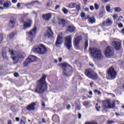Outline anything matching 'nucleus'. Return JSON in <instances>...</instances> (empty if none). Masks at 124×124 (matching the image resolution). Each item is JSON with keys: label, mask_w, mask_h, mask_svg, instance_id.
<instances>
[{"label": "nucleus", "mask_w": 124, "mask_h": 124, "mask_svg": "<svg viewBox=\"0 0 124 124\" xmlns=\"http://www.w3.org/2000/svg\"><path fill=\"white\" fill-rule=\"evenodd\" d=\"M47 76L43 75V77L38 81V83L35 89V92L37 93H43L46 91V82H45V79H46Z\"/></svg>", "instance_id": "f257e3e1"}, {"label": "nucleus", "mask_w": 124, "mask_h": 124, "mask_svg": "<svg viewBox=\"0 0 124 124\" xmlns=\"http://www.w3.org/2000/svg\"><path fill=\"white\" fill-rule=\"evenodd\" d=\"M9 53L12 56V60L14 63H17L18 62H21L24 60L26 55L22 53L17 54V52L13 50V49H10Z\"/></svg>", "instance_id": "f03ea898"}, {"label": "nucleus", "mask_w": 124, "mask_h": 124, "mask_svg": "<svg viewBox=\"0 0 124 124\" xmlns=\"http://www.w3.org/2000/svg\"><path fill=\"white\" fill-rule=\"evenodd\" d=\"M90 56L93 60L101 61L103 59V55L101 53V51L96 48H90Z\"/></svg>", "instance_id": "7ed1b4c3"}, {"label": "nucleus", "mask_w": 124, "mask_h": 124, "mask_svg": "<svg viewBox=\"0 0 124 124\" xmlns=\"http://www.w3.org/2000/svg\"><path fill=\"white\" fill-rule=\"evenodd\" d=\"M32 51L34 53H37L41 55H45L48 52V50L46 46L43 45H39L36 47H34L32 48Z\"/></svg>", "instance_id": "20e7f679"}, {"label": "nucleus", "mask_w": 124, "mask_h": 124, "mask_svg": "<svg viewBox=\"0 0 124 124\" xmlns=\"http://www.w3.org/2000/svg\"><path fill=\"white\" fill-rule=\"evenodd\" d=\"M115 107V103L111 101V100H108L103 102V108L105 111L106 109H110Z\"/></svg>", "instance_id": "39448f33"}, {"label": "nucleus", "mask_w": 124, "mask_h": 124, "mask_svg": "<svg viewBox=\"0 0 124 124\" xmlns=\"http://www.w3.org/2000/svg\"><path fill=\"white\" fill-rule=\"evenodd\" d=\"M65 46L68 49L70 50L72 47V36H68L65 38Z\"/></svg>", "instance_id": "423d86ee"}, {"label": "nucleus", "mask_w": 124, "mask_h": 124, "mask_svg": "<svg viewBox=\"0 0 124 124\" xmlns=\"http://www.w3.org/2000/svg\"><path fill=\"white\" fill-rule=\"evenodd\" d=\"M85 75L90 79H92V80H96L97 79V74L93 73V71L90 70L85 71Z\"/></svg>", "instance_id": "0eeeda50"}, {"label": "nucleus", "mask_w": 124, "mask_h": 124, "mask_svg": "<svg viewBox=\"0 0 124 124\" xmlns=\"http://www.w3.org/2000/svg\"><path fill=\"white\" fill-rule=\"evenodd\" d=\"M105 55L107 58H111L114 56V50L112 46L107 47L105 50Z\"/></svg>", "instance_id": "6e6552de"}, {"label": "nucleus", "mask_w": 124, "mask_h": 124, "mask_svg": "<svg viewBox=\"0 0 124 124\" xmlns=\"http://www.w3.org/2000/svg\"><path fill=\"white\" fill-rule=\"evenodd\" d=\"M36 32H37V31H36V27H34L30 32H27L26 34L29 37V39L31 40V39L35 36Z\"/></svg>", "instance_id": "1a4fd4ad"}, {"label": "nucleus", "mask_w": 124, "mask_h": 124, "mask_svg": "<svg viewBox=\"0 0 124 124\" xmlns=\"http://www.w3.org/2000/svg\"><path fill=\"white\" fill-rule=\"evenodd\" d=\"M62 42H63V37L62 33H59L57 36V39L55 43V46H56V47H60Z\"/></svg>", "instance_id": "9d476101"}, {"label": "nucleus", "mask_w": 124, "mask_h": 124, "mask_svg": "<svg viewBox=\"0 0 124 124\" xmlns=\"http://www.w3.org/2000/svg\"><path fill=\"white\" fill-rule=\"evenodd\" d=\"M113 25V20L111 18H108L106 21H104L102 24H101L102 28H105L106 27H110Z\"/></svg>", "instance_id": "9b49d317"}, {"label": "nucleus", "mask_w": 124, "mask_h": 124, "mask_svg": "<svg viewBox=\"0 0 124 124\" xmlns=\"http://www.w3.org/2000/svg\"><path fill=\"white\" fill-rule=\"evenodd\" d=\"M37 61V59L36 57L31 55L28 57V58L25 61V63L26 65H28V64H30L31 62H35Z\"/></svg>", "instance_id": "f8f14e48"}, {"label": "nucleus", "mask_w": 124, "mask_h": 124, "mask_svg": "<svg viewBox=\"0 0 124 124\" xmlns=\"http://www.w3.org/2000/svg\"><path fill=\"white\" fill-rule=\"evenodd\" d=\"M108 74L111 77V78H115L116 76L117 73L115 69H114V67H111L108 71Z\"/></svg>", "instance_id": "ddd939ff"}, {"label": "nucleus", "mask_w": 124, "mask_h": 124, "mask_svg": "<svg viewBox=\"0 0 124 124\" xmlns=\"http://www.w3.org/2000/svg\"><path fill=\"white\" fill-rule=\"evenodd\" d=\"M46 36L48 38V39H52L54 37V33L52 31V29L50 27H47L46 34Z\"/></svg>", "instance_id": "4468645a"}, {"label": "nucleus", "mask_w": 124, "mask_h": 124, "mask_svg": "<svg viewBox=\"0 0 124 124\" xmlns=\"http://www.w3.org/2000/svg\"><path fill=\"white\" fill-rule=\"evenodd\" d=\"M112 46L116 50H120L122 47V44L119 41H114L112 42Z\"/></svg>", "instance_id": "2eb2a0df"}, {"label": "nucleus", "mask_w": 124, "mask_h": 124, "mask_svg": "<svg viewBox=\"0 0 124 124\" xmlns=\"http://www.w3.org/2000/svg\"><path fill=\"white\" fill-rule=\"evenodd\" d=\"M32 24V20L31 19H29L26 21L24 22L23 25V29L27 30V29H29V28H31V24Z\"/></svg>", "instance_id": "dca6fc26"}, {"label": "nucleus", "mask_w": 124, "mask_h": 124, "mask_svg": "<svg viewBox=\"0 0 124 124\" xmlns=\"http://www.w3.org/2000/svg\"><path fill=\"white\" fill-rule=\"evenodd\" d=\"M81 40H82V37H81V36H80L77 37L76 38H75V40L74 41L75 47L77 48H79V43H80V41Z\"/></svg>", "instance_id": "f3484780"}, {"label": "nucleus", "mask_w": 124, "mask_h": 124, "mask_svg": "<svg viewBox=\"0 0 124 124\" xmlns=\"http://www.w3.org/2000/svg\"><path fill=\"white\" fill-rule=\"evenodd\" d=\"M58 25L62 28H64L66 25V21L63 19H58Z\"/></svg>", "instance_id": "a211bd4d"}, {"label": "nucleus", "mask_w": 124, "mask_h": 124, "mask_svg": "<svg viewBox=\"0 0 124 124\" xmlns=\"http://www.w3.org/2000/svg\"><path fill=\"white\" fill-rule=\"evenodd\" d=\"M62 68L63 71L64 72V71H66V70H67V69H68V68H70V69H71L72 68V67L68 63H63L62 65Z\"/></svg>", "instance_id": "6ab92c4d"}, {"label": "nucleus", "mask_w": 124, "mask_h": 124, "mask_svg": "<svg viewBox=\"0 0 124 124\" xmlns=\"http://www.w3.org/2000/svg\"><path fill=\"white\" fill-rule=\"evenodd\" d=\"M52 15H51V14H47L43 15V18L44 19V20H45V21H49Z\"/></svg>", "instance_id": "aec40b11"}, {"label": "nucleus", "mask_w": 124, "mask_h": 124, "mask_svg": "<svg viewBox=\"0 0 124 124\" xmlns=\"http://www.w3.org/2000/svg\"><path fill=\"white\" fill-rule=\"evenodd\" d=\"M34 106H35V103H33L27 106V109L28 110V111H31L32 110H34Z\"/></svg>", "instance_id": "412c9836"}, {"label": "nucleus", "mask_w": 124, "mask_h": 124, "mask_svg": "<svg viewBox=\"0 0 124 124\" xmlns=\"http://www.w3.org/2000/svg\"><path fill=\"white\" fill-rule=\"evenodd\" d=\"M16 22V20L13 18H11L9 23V27L10 28H13L14 26H15V22Z\"/></svg>", "instance_id": "4be33fe9"}, {"label": "nucleus", "mask_w": 124, "mask_h": 124, "mask_svg": "<svg viewBox=\"0 0 124 124\" xmlns=\"http://www.w3.org/2000/svg\"><path fill=\"white\" fill-rule=\"evenodd\" d=\"M67 31H69V32H74L75 31V27L74 26H69L67 29Z\"/></svg>", "instance_id": "5701e85b"}, {"label": "nucleus", "mask_w": 124, "mask_h": 124, "mask_svg": "<svg viewBox=\"0 0 124 124\" xmlns=\"http://www.w3.org/2000/svg\"><path fill=\"white\" fill-rule=\"evenodd\" d=\"M10 5H11V2L10 1H7L3 4V7L5 8H8Z\"/></svg>", "instance_id": "b1692460"}, {"label": "nucleus", "mask_w": 124, "mask_h": 124, "mask_svg": "<svg viewBox=\"0 0 124 124\" xmlns=\"http://www.w3.org/2000/svg\"><path fill=\"white\" fill-rule=\"evenodd\" d=\"M52 120L55 121L56 123H59L60 122V117L58 115H54L52 117Z\"/></svg>", "instance_id": "393cba45"}, {"label": "nucleus", "mask_w": 124, "mask_h": 124, "mask_svg": "<svg viewBox=\"0 0 124 124\" xmlns=\"http://www.w3.org/2000/svg\"><path fill=\"white\" fill-rule=\"evenodd\" d=\"M88 21L91 24H93V23H95V18L93 17H91L88 18Z\"/></svg>", "instance_id": "a878e982"}, {"label": "nucleus", "mask_w": 124, "mask_h": 124, "mask_svg": "<svg viewBox=\"0 0 124 124\" xmlns=\"http://www.w3.org/2000/svg\"><path fill=\"white\" fill-rule=\"evenodd\" d=\"M106 9L108 13H112V11L111 10V7H110V5H107L106 7Z\"/></svg>", "instance_id": "bb28decb"}, {"label": "nucleus", "mask_w": 124, "mask_h": 124, "mask_svg": "<svg viewBox=\"0 0 124 124\" xmlns=\"http://www.w3.org/2000/svg\"><path fill=\"white\" fill-rule=\"evenodd\" d=\"M114 11L115 12H117V13H120L121 11H122V8L121 7H115L114 8Z\"/></svg>", "instance_id": "cd10ccee"}, {"label": "nucleus", "mask_w": 124, "mask_h": 124, "mask_svg": "<svg viewBox=\"0 0 124 124\" xmlns=\"http://www.w3.org/2000/svg\"><path fill=\"white\" fill-rule=\"evenodd\" d=\"M75 3H71L69 4L68 7L69 8H74V7H75Z\"/></svg>", "instance_id": "c85d7f7f"}, {"label": "nucleus", "mask_w": 124, "mask_h": 124, "mask_svg": "<svg viewBox=\"0 0 124 124\" xmlns=\"http://www.w3.org/2000/svg\"><path fill=\"white\" fill-rule=\"evenodd\" d=\"M52 0H49L47 2L46 6H47V7H50V6H51V5H52Z\"/></svg>", "instance_id": "c756f323"}, {"label": "nucleus", "mask_w": 124, "mask_h": 124, "mask_svg": "<svg viewBox=\"0 0 124 124\" xmlns=\"http://www.w3.org/2000/svg\"><path fill=\"white\" fill-rule=\"evenodd\" d=\"M2 55L4 59H6V60H8V57L6 56V52H2Z\"/></svg>", "instance_id": "7c9ffc66"}, {"label": "nucleus", "mask_w": 124, "mask_h": 124, "mask_svg": "<svg viewBox=\"0 0 124 124\" xmlns=\"http://www.w3.org/2000/svg\"><path fill=\"white\" fill-rule=\"evenodd\" d=\"M62 11L63 12L64 14H67V13H68V11L65 8H62Z\"/></svg>", "instance_id": "2f4dec72"}, {"label": "nucleus", "mask_w": 124, "mask_h": 124, "mask_svg": "<svg viewBox=\"0 0 124 124\" xmlns=\"http://www.w3.org/2000/svg\"><path fill=\"white\" fill-rule=\"evenodd\" d=\"M15 36V34H14V33H12L9 35L8 37L10 38V39H12Z\"/></svg>", "instance_id": "473e14b6"}, {"label": "nucleus", "mask_w": 124, "mask_h": 124, "mask_svg": "<svg viewBox=\"0 0 124 124\" xmlns=\"http://www.w3.org/2000/svg\"><path fill=\"white\" fill-rule=\"evenodd\" d=\"M94 8L96 10H98V8H99V6H98V5L97 4H96V3H94Z\"/></svg>", "instance_id": "72a5a7b5"}, {"label": "nucleus", "mask_w": 124, "mask_h": 124, "mask_svg": "<svg viewBox=\"0 0 124 124\" xmlns=\"http://www.w3.org/2000/svg\"><path fill=\"white\" fill-rule=\"evenodd\" d=\"M89 104L90 103L88 101H85L83 103V105H84V106H88V105H89Z\"/></svg>", "instance_id": "f704fd0d"}, {"label": "nucleus", "mask_w": 124, "mask_h": 124, "mask_svg": "<svg viewBox=\"0 0 124 124\" xmlns=\"http://www.w3.org/2000/svg\"><path fill=\"white\" fill-rule=\"evenodd\" d=\"M89 44H88V41L86 40L85 41V48L86 49V48H88Z\"/></svg>", "instance_id": "c9c22d12"}, {"label": "nucleus", "mask_w": 124, "mask_h": 124, "mask_svg": "<svg viewBox=\"0 0 124 124\" xmlns=\"http://www.w3.org/2000/svg\"><path fill=\"white\" fill-rule=\"evenodd\" d=\"M76 8H77V10L78 11H79V10H80V9H81V7H80V5H78L77 6Z\"/></svg>", "instance_id": "e433bc0d"}, {"label": "nucleus", "mask_w": 124, "mask_h": 124, "mask_svg": "<svg viewBox=\"0 0 124 124\" xmlns=\"http://www.w3.org/2000/svg\"><path fill=\"white\" fill-rule=\"evenodd\" d=\"M122 19H123V16H120L119 17V19H118L117 20H116V23L117 24H118V22L120 21V20H122Z\"/></svg>", "instance_id": "4c0bfd02"}, {"label": "nucleus", "mask_w": 124, "mask_h": 124, "mask_svg": "<svg viewBox=\"0 0 124 124\" xmlns=\"http://www.w3.org/2000/svg\"><path fill=\"white\" fill-rule=\"evenodd\" d=\"M85 16H86V15H85V13H81V17L82 18H85Z\"/></svg>", "instance_id": "58836bf2"}, {"label": "nucleus", "mask_w": 124, "mask_h": 124, "mask_svg": "<svg viewBox=\"0 0 124 124\" xmlns=\"http://www.w3.org/2000/svg\"><path fill=\"white\" fill-rule=\"evenodd\" d=\"M113 17V19L116 20V19L118 18V15H114Z\"/></svg>", "instance_id": "ea45409f"}, {"label": "nucleus", "mask_w": 124, "mask_h": 124, "mask_svg": "<svg viewBox=\"0 0 124 124\" xmlns=\"http://www.w3.org/2000/svg\"><path fill=\"white\" fill-rule=\"evenodd\" d=\"M14 76L17 78V77H19V74L18 73H15L14 74Z\"/></svg>", "instance_id": "a19ab883"}, {"label": "nucleus", "mask_w": 124, "mask_h": 124, "mask_svg": "<svg viewBox=\"0 0 124 124\" xmlns=\"http://www.w3.org/2000/svg\"><path fill=\"white\" fill-rule=\"evenodd\" d=\"M20 124H26V123H25V122H24L23 119H21L20 120Z\"/></svg>", "instance_id": "79ce46f5"}, {"label": "nucleus", "mask_w": 124, "mask_h": 124, "mask_svg": "<svg viewBox=\"0 0 124 124\" xmlns=\"http://www.w3.org/2000/svg\"><path fill=\"white\" fill-rule=\"evenodd\" d=\"M90 10H92V11H93V10H94L93 6H90Z\"/></svg>", "instance_id": "37998d69"}, {"label": "nucleus", "mask_w": 124, "mask_h": 124, "mask_svg": "<svg viewBox=\"0 0 124 124\" xmlns=\"http://www.w3.org/2000/svg\"><path fill=\"white\" fill-rule=\"evenodd\" d=\"M95 108L97 111H99V109H100V108H101V107L100 106L96 107Z\"/></svg>", "instance_id": "c03bdc74"}, {"label": "nucleus", "mask_w": 124, "mask_h": 124, "mask_svg": "<svg viewBox=\"0 0 124 124\" xmlns=\"http://www.w3.org/2000/svg\"><path fill=\"white\" fill-rule=\"evenodd\" d=\"M119 27V28H123L124 27V25H123V24L120 23L118 24Z\"/></svg>", "instance_id": "a18cd8bd"}, {"label": "nucleus", "mask_w": 124, "mask_h": 124, "mask_svg": "<svg viewBox=\"0 0 124 124\" xmlns=\"http://www.w3.org/2000/svg\"><path fill=\"white\" fill-rule=\"evenodd\" d=\"M16 122H20V118L19 117L16 118Z\"/></svg>", "instance_id": "49530a36"}, {"label": "nucleus", "mask_w": 124, "mask_h": 124, "mask_svg": "<svg viewBox=\"0 0 124 124\" xmlns=\"http://www.w3.org/2000/svg\"><path fill=\"white\" fill-rule=\"evenodd\" d=\"M12 2L13 3H16L17 2V0H12Z\"/></svg>", "instance_id": "de8ad7c7"}, {"label": "nucleus", "mask_w": 124, "mask_h": 124, "mask_svg": "<svg viewBox=\"0 0 124 124\" xmlns=\"http://www.w3.org/2000/svg\"><path fill=\"white\" fill-rule=\"evenodd\" d=\"M58 8H60V5H56V7L55 8V10H57Z\"/></svg>", "instance_id": "09e8293b"}, {"label": "nucleus", "mask_w": 124, "mask_h": 124, "mask_svg": "<svg viewBox=\"0 0 124 124\" xmlns=\"http://www.w3.org/2000/svg\"><path fill=\"white\" fill-rule=\"evenodd\" d=\"M71 108V106H70V105H68L67 106V109L68 110H69V108Z\"/></svg>", "instance_id": "8fccbe9b"}, {"label": "nucleus", "mask_w": 124, "mask_h": 124, "mask_svg": "<svg viewBox=\"0 0 124 124\" xmlns=\"http://www.w3.org/2000/svg\"><path fill=\"white\" fill-rule=\"evenodd\" d=\"M20 6H21V3H18L17 4V7H18V8H20Z\"/></svg>", "instance_id": "3c124183"}, {"label": "nucleus", "mask_w": 124, "mask_h": 124, "mask_svg": "<svg viewBox=\"0 0 124 124\" xmlns=\"http://www.w3.org/2000/svg\"><path fill=\"white\" fill-rule=\"evenodd\" d=\"M84 10H85V11L86 12H88V11H89V8H85V9H84Z\"/></svg>", "instance_id": "603ef678"}, {"label": "nucleus", "mask_w": 124, "mask_h": 124, "mask_svg": "<svg viewBox=\"0 0 124 124\" xmlns=\"http://www.w3.org/2000/svg\"><path fill=\"white\" fill-rule=\"evenodd\" d=\"M78 119H81V115L80 113H78Z\"/></svg>", "instance_id": "864d4df0"}, {"label": "nucleus", "mask_w": 124, "mask_h": 124, "mask_svg": "<svg viewBox=\"0 0 124 124\" xmlns=\"http://www.w3.org/2000/svg\"><path fill=\"white\" fill-rule=\"evenodd\" d=\"M104 2H108V1H109L110 0H103Z\"/></svg>", "instance_id": "5fc2aeb1"}, {"label": "nucleus", "mask_w": 124, "mask_h": 124, "mask_svg": "<svg viewBox=\"0 0 124 124\" xmlns=\"http://www.w3.org/2000/svg\"><path fill=\"white\" fill-rule=\"evenodd\" d=\"M1 40H2V36H0V42H1Z\"/></svg>", "instance_id": "6e6d98bb"}, {"label": "nucleus", "mask_w": 124, "mask_h": 124, "mask_svg": "<svg viewBox=\"0 0 124 124\" xmlns=\"http://www.w3.org/2000/svg\"><path fill=\"white\" fill-rule=\"evenodd\" d=\"M12 124V122H11V120L9 121L8 122V124Z\"/></svg>", "instance_id": "4d7b16f0"}, {"label": "nucleus", "mask_w": 124, "mask_h": 124, "mask_svg": "<svg viewBox=\"0 0 124 124\" xmlns=\"http://www.w3.org/2000/svg\"><path fill=\"white\" fill-rule=\"evenodd\" d=\"M89 94H90V95H93V92L90 91L89 92Z\"/></svg>", "instance_id": "13d9d810"}, {"label": "nucleus", "mask_w": 124, "mask_h": 124, "mask_svg": "<svg viewBox=\"0 0 124 124\" xmlns=\"http://www.w3.org/2000/svg\"><path fill=\"white\" fill-rule=\"evenodd\" d=\"M0 4L1 5H2V4H3V2L2 1H1V0H0Z\"/></svg>", "instance_id": "bf43d9fd"}, {"label": "nucleus", "mask_w": 124, "mask_h": 124, "mask_svg": "<svg viewBox=\"0 0 124 124\" xmlns=\"http://www.w3.org/2000/svg\"><path fill=\"white\" fill-rule=\"evenodd\" d=\"M93 82H91V83H90V86H91V87L92 88V87H93Z\"/></svg>", "instance_id": "052dcab7"}, {"label": "nucleus", "mask_w": 124, "mask_h": 124, "mask_svg": "<svg viewBox=\"0 0 124 124\" xmlns=\"http://www.w3.org/2000/svg\"><path fill=\"white\" fill-rule=\"evenodd\" d=\"M62 60V58H59V62H61Z\"/></svg>", "instance_id": "680f3d73"}, {"label": "nucleus", "mask_w": 124, "mask_h": 124, "mask_svg": "<svg viewBox=\"0 0 124 124\" xmlns=\"http://www.w3.org/2000/svg\"><path fill=\"white\" fill-rule=\"evenodd\" d=\"M43 123H46V121L45 120L44 118L42 119Z\"/></svg>", "instance_id": "e2e57ef3"}, {"label": "nucleus", "mask_w": 124, "mask_h": 124, "mask_svg": "<svg viewBox=\"0 0 124 124\" xmlns=\"http://www.w3.org/2000/svg\"><path fill=\"white\" fill-rule=\"evenodd\" d=\"M98 91H97V90H94V93H98Z\"/></svg>", "instance_id": "0e129e2a"}, {"label": "nucleus", "mask_w": 124, "mask_h": 124, "mask_svg": "<svg viewBox=\"0 0 124 124\" xmlns=\"http://www.w3.org/2000/svg\"><path fill=\"white\" fill-rule=\"evenodd\" d=\"M115 115H116V116H117V117H119V114L117 112L115 113Z\"/></svg>", "instance_id": "69168bd1"}, {"label": "nucleus", "mask_w": 124, "mask_h": 124, "mask_svg": "<svg viewBox=\"0 0 124 124\" xmlns=\"http://www.w3.org/2000/svg\"><path fill=\"white\" fill-rule=\"evenodd\" d=\"M42 105L43 107H45V103H43Z\"/></svg>", "instance_id": "338daca9"}, {"label": "nucleus", "mask_w": 124, "mask_h": 124, "mask_svg": "<svg viewBox=\"0 0 124 124\" xmlns=\"http://www.w3.org/2000/svg\"><path fill=\"white\" fill-rule=\"evenodd\" d=\"M98 94H101V92H100V91H98Z\"/></svg>", "instance_id": "774afa93"}]
</instances>
